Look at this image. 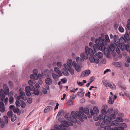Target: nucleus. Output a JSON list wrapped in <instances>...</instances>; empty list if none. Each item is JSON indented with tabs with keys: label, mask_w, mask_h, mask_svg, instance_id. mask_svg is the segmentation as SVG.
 I'll return each mask as SVG.
<instances>
[{
	"label": "nucleus",
	"mask_w": 130,
	"mask_h": 130,
	"mask_svg": "<svg viewBox=\"0 0 130 130\" xmlns=\"http://www.w3.org/2000/svg\"><path fill=\"white\" fill-rule=\"evenodd\" d=\"M57 65L59 68H60L62 66L61 63L60 62H58L57 63Z\"/></svg>",
	"instance_id": "obj_60"
},
{
	"label": "nucleus",
	"mask_w": 130,
	"mask_h": 130,
	"mask_svg": "<svg viewBox=\"0 0 130 130\" xmlns=\"http://www.w3.org/2000/svg\"><path fill=\"white\" fill-rule=\"evenodd\" d=\"M76 70L78 72H79L80 71V67L78 64L75 66L74 67Z\"/></svg>",
	"instance_id": "obj_20"
},
{
	"label": "nucleus",
	"mask_w": 130,
	"mask_h": 130,
	"mask_svg": "<svg viewBox=\"0 0 130 130\" xmlns=\"http://www.w3.org/2000/svg\"><path fill=\"white\" fill-rule=\"evenodd\" d=\"M67 62V63L64 64V67L66 69L67 67H70L72 66V61L71 59H69L68 60Z\"/></svg>",
	"instance_id": "obj_10"
},
{
	"label": "nucleus",
	"mask_w": 130,
	"mask_h": 130,
	"mask_svg": "<svg viewBox=\"0 0 130 130\" xmlns=\"http://www.w3.org/2000/svg\"><path fill=\"white\" fill-rule=\"evenodd\" d=\"M119 41L121 43L120 47V49L122 51L125 50H126L125 47V44H124V43H125L126 42L125 40L123 37H122L120 39Z\"/></svg>",
	"instance_id": "obj_8"
},
{
	"label": "nucleus",
	"mask_w": 130,
	"mask_h": 130,
	"mask_svg": "<svg viewBox=\"0 0 130 130\" xmlns=\"http://www.w3.org/2000/svg\"><path fill=\"white\" fill-rule=\"evenodd\" d=\"M125 60L127 62L130 63V57L128 56H126L125 58Z\"/></svg>",
	"instance_id": "obj_36"
},
{
	"label": "nucleus",
	"mask_w": 130,
	"mask_h": 130,
	"mask_svg": "<svg viewBox=\"0 0 130 130\" xmlns=\"http://www.w3.org/2000/svg\"><path fill=\"white\" fill-rule=\"evenodd\" d=\"M3 87L4 90L6 91L7 92H9V90L8 88L7 87L6 85L4 84L3 86Z\"/></svg>",
	"instance_id": "obj_27"
},
{
	"label": "nucleus",
	"mask_w": 130,
	"mask_h": 130,
	"mask_svg": "<svg viewBox=\"0 0 130 130\" xmlns=\"http://www.w3.org/2000/svg\"><path fill=\"white\" fill-rule=\"evenodd\" d=\"M79 112L76 111L75 112V114L78 118V119L81 122H83L84 120L82 118V115H84V113H85L87 115V117L89 118H90L92 117V116L89 113V109L87 107H85L84 108L82 107H80L79 109Z\"/></svg>",
	"instance_id": "obj_2"
},
{
	"label": "nucleus",
	"mask_w": 130,
	"mask_h": 130,
	"mask_svg": "<svg viewBox=\"0 0 130 130\" xmlns=\"http://www.w3.org/2000/svg\"><path fill=\"white\" fill-rule=\"evenodd\" d=\"M19 110V109L18 108H14L13 109V112L15 113H16Z\"/></svg>",
	"instance_id": "obj_58"
},
{
	"label": "nucleus",
	"mask_w": 130,
	"mask_h": 130,
	"mask_svg": "<svg viewBox=\"0 0 130 130\" xmlns=\"http://www.w3.org/2000/svg\"><path fill=\"white\" fill-rule=\"evenodd\" d=\"M13 100L14 98L13 96H11L9 98V101L11 104L13 102Z\"/></svg>",
	"instance_id": "obj_43"
},
{
	"label": "nucleus",
	"mask_w": 130,
	"mask_h": 130,
	"mask_svg": "<svg viewBox=\"0 0 130 130\" xmlns=\"http://www.w3.org/2000/svg\"><path fill=\"white\" fill-rule=\"evenodd\" d=\"M52 107L50 106H48L46 107L44 110V112L46 113L47 112L49 111L52 109Z\"/></svg>",
	"instance_id": "obj_21"
},
{
	"label": "nucleus",
	"mask_w": 130,
	"mask_h": 130,
	"mask_svg": "<svg viewBox=\"0 0 130 130\" xmlns=\"http://www.w3.org/2000/svg\"><path fill=\"white\" fill-rule=\"evenodd\" d=\"M20 102H21V106L22 108H24L26 106V104L23 100L20 101Z\"/></svg>",
	"instance_id": "obj_25"
},
{
	"label": "nucleus",
	"mask_w": 130,
	"mask_h": 130,
	"mask_svg": "<svg viewBox=\"0 0 130 130\" xmlns=\"http://www.w3.org/2000/svg\"><path fill=\"white\" fill-rule=\"evenodd\" d=\"M50 73V71L47 69H45L44 72H42V75L43 77L44 78L46 76H48L49 74Z\"/></svg>",
	"instance_id": "obj_14"
},
{
	"label": "nucleus",
	"mask_w": 130,
	"mask_h": 130,
	"mask_svg": "<svg viewBox=\"0 0 130 130\" xmlns=\"http://www.w3.org/2000/svg\"><path fill=\"white\" fill-rule=\"evenodd\" d=\"M7 114L8 117H10L13 115L12 111L11 110H9L8 111Z\"/></svg>",
	"instance_id": "obj_35"
},
{
	"label": "nucleus",
	"mask_w": 130,
	"mask_h": 130,
	"mask_svg": "<svg viewBox=\"0 0 130 130\" xmlns=\"http://www.w3.org/2000/svg\"><path fill=\"white\" fill-rule=\"evenodd\" d=\"M71 116L68 113H66L64 116L65 118L70 121L76 123L77 122L76 118H77V116L75 114V112L74 111H72L71 112Z\"/></svg>",
	"instance_id": "obj_5"
},
{
	"label": "nucleus",
	"mask_w": 130,
	"mask_h": 130,
	"mask_svg": "<svg viewBox=\"0 0 130 130\" xmlns=\"http://www.w3.org/2000/svg\"><path fill=\"white\" fill-rule=\"evenodd\" d=\"M15 105L17 107H20L21 105V103L19 102V101L17 100L15 102Z\"/></svg>",
	"instance_id": "obj_40"
},
{
	"label": "nucleus",
	"mask_w": 130,
	"mask_h": 130,
	"mask_svg": "<svg viewBox=\"0 0 130 130\" xmlns=\"http://www.w3.org/2000/svg\"><path fill=\"white\" fill-rule=\"evenodd\" d=\"M45 83L47 85H51L53 83L52 80L48 77L46 78L45 80Z\"/></svg>",
	"instance_id": "obj_12"
},
{
	"label": "nucleus",
	"mask_w": 130,
	"mask_h": 130,
	"mask_svg": "<svg viewBox=\"0 0 130 130\" xmlns=\"http://www.w3.org/2000/svg\"><path fill=\"white\" fill-rule=\"evenodd\" d=\"M86 73L85 72V71H84L83 72L80 76V77H84L86 76Z\"/></svg>",
	"instance_id": "obj_53"
},
{
	"label": "nucleus",
	"mask_w": 130,
	"mask_h": 130,
	"mask_svg": "<svg viewBox=\"0 0 130 130\" xmlns=\"http://www.w3.org/2000/svg\"><path fill=\"white\" fill-rule=\"evenodd\" d=\"M112 97L110 96L109 98V100L108 101V103L110 104H112L114 103V100H112Z\"/></svg>",
	"instance_id": "obj_22"
},
{
	"label": "nucleus",
	"mask_w": 130,
	"mask_h": 130,
	"mask_svg": "<svg viewBox=\"0 0 130 130\" xmlns=\"http://www.w3.org/2000/svg\"><path fill=\"white\" fill-rule=\"evenodd\" d=\"M120 88L122 91H125L126 89V87L125 86H121L120 87Z\"/></svg>",
	"instance_id": "obj_59"
},
{
	"label": "nucleus",
	"mask_w": 130,
	"mask_h": 130,
	"mask_svg": "<svg viewBox=\"0 0 130 130\" xmlns=\"http://www.w3.org/2000/svg\"><path fill=\"white\" fill-rule=\"evenodd\" d=\"M99 119V117L97 116V115L95 114V115L94 116L93 119L95 121H97Z\"/></svg>",
	"instance_id": "obj_45"
},
{
	"label": "nucleus",
	"mask_w": 130,
	"mask_h": 130,
	"mask_svg": "<svg viewBox=\"0 0 130 130\" xmlns=\"http://www.w3.org/2000/svg\"><path fill=\"white\" fill-rule=\"evenodd\" d=\"M118 29L119 31L121 32H123L124 31V29L122 26H120L119 27Z\"/></svg>",
	"instance_id": "obj_52"
},
{
	"label": "nucleus",
	"mask_w": 130,
	"mask_h": 130,
	"mask_svg": "<svg viewBox=\"0 0 130 130\" xmlns=\"http://www.w3.org/2000/svg\"><path fill=\"white\" fill-rule=\"evenodd\" d=\"M99 117V119L100 121L102 120L103 119V121H104L103 116V115L101 114L100 115Z\"/></svg>",
	"instance_id": "obj_46"
},
{
	"label": "nucleus",
	"mask_w": 130,
	"mask_h": 130,
	"mask_svg": "<svg viewBox=\"0 0 130 130\" xmlns=\"http://www.w3.org/2000/svg\"><path fill=\"white\" fill-rule=\"evenodd\" d=\"M85 51L90 56H91V55H93L95 57L97 55L96 52L94 51L93 52V51L92 49L89 48L87 46H86L85 47Z\"/></svg>",
	"instance_id": "obj_7"
},
{
	"label": "nucleus",
	"mask_w": 130,
	"mask_h": 130,
	"mask_svg": "<svg viewBox=\"0 0 130 130\" xmlns=\"http://www.w3.org/2000/svg\"><path fill=\"white\" fill-rule=\"evenodd\" d=\"M64 112V110H61L58 112L57 116H60L61 113H63Z\"/></svg>",
	"instance_id": "obj_47"
},
{
	"label": "nucleus",
	"mask_w": 130,
	"mask_h": 130,
	"mask_svg": "<svg viewBox=\"0 0 130 130\" xmlns=\"http://www.w3.org/2000/svg\"><path fill=\"white\" fill-rule=\"evenodd\" d=\"M125 48L126 49V51H128V50H129L128 48H129V45L128 44H125Z\"/></svg>",
	"instance_id": "obj_62"
},
{
	"label": "nucleus",
	"mask_w": 130,
	"mask_h": 130,
	"mask_svg": "<svg viewBox=\"0 0 130 130\" xmlns=\"http://www.w3.org/2000/svg\"><path fill=\"white\" fill-rule=\"evenodd\" d=\"M116 115L115 114H112L109 116L110 119H109V117L107 115H105L104 116V121H102L101 125V127L102 128H103L105 126V124L106 123L107 124H110V123L111 122V120H112V119H113L116 118Z\"/></svg>",
	"instance_id": "obj_3"
},
{
	"label": "nucleus",
	"mask_w": 130,
	"mask_h": 130,
	"mask_svg": "<svg viewBox=\"0 0 130 130\" xmlns=\"http://www.w3.org/2000/svg\"><path fill=\"white\" fill-rule=\"evenodd\" d=\"M94 56L93 55H92L91 56H90V61L91 63H93L94 62V59H95Z\"/></svg>",
	"instance_id": "obj_32"
},
{
	"label": "nucleus",
	"mask_w": 130,
	"mask_h": 130,
	"mask_svg": "<svg viewBox=\"0 0 130 130\" xmlns=\"http://www.w3.org/2000/svg\"><path fill=\"white\" fill-rule=\"evenodd\" d=\"M62 124H64L66 125H67L69 126H72L73 125V124L71 122H69V123L65 120H63L62 121Z\"/></svg>",
	"instance_id": "obj_19"
},
{
	"label": "nucleus",
	"mask_w": 130,
	"mask_h": 130,
	"mask_svg": "<svg viewBox=\"0 0 130 130\" xmlns=\"http://www.w3.org/2000/svg\"><path fill=\"white\" fill-rule=\"evenodd\" d=\"M33 74L37 76V75L38 70L37 69H35L33 70Z\"/></svg>",
	"instance_id": "obj_49"
},
{
	"label": "nucleus",
	"mask_w": 130,
	"mask_h": 130,
	"mask_svg": "<svg viewBox=\"0 0 130 130\" xmlns=\"http://www.w3.org/2000/svg\"><path fill=\"white\" fill-rule=\"evenodd\" d=\"M32 85L30 86H27L25 87V92L27 96H30L31 95V93L30 91H32L35 88Z\"/></svg>",
	"instance_id": "obj_6"
},
{
	"label": "nucleus",
	"mask_w": 130,
	"mask_h": 130,
	"mask_svg": "<svg viewBox=\"0 0 130 130\" xmlns=\"http://www.w3.org/2000/svg\"><path fill=\"white\" fill-rule=\"evenodd\" d=\"M62 73L64 75L66 76H69V73L67 70L62 71Z\"/></svg>",
	"instance_id": "obj_37"
},
{
	"label": "nucleus",
	"mask_w": 130,
	"mask_h": 130,
	"mask_svg": "<svg viewBox=\"0 0 130 130\" xmlns=\"http://www.w3.org/2000/svg\"><path fill=\"white\" fill-rule=\"evenodd\" d=\"M119 122L118 120H115L112 122L111 124L114 126H116L118 125Z\"/></svg>",
	"instance_id": "obj_18"
},
{
	"label": "nucleus",
	"mask_w": 130,
	"mask_h": 130,
	"mask_svg": "<svg viewBox=\"0 0 130 130\" xmlns=\"http://www.w3.org/2000/svg\"><path fill=\"white\" fill-rule=\"evenodd\" d=\"M124 127L122 126H117L115 128V130H123Z\"/></svg>",
	"instance_id": "obj_31"
},
{
	"label": "nucleus",
	"mask_w": 130,
	"mask_h": 130,
	"mask_svg": "<svg viewBox=\"0 0 130 130\" xmlns=\"http://www.w3.org/2000/svg\"><path fill=\"white\" fill-rule=\"evenodd\" d=\"M27 99L26 100H27V102L29 104L31 103L32 102V98L30 97L29 98H26Z\"/></svg>",
	"instance_id": "obj_38"
},
{
	"label": "nucleus",
	"mask_w": 130,
	"mask_h": 130,
	"mask_svg": "<svg viewBox=\"0 0 130 130\" xmlns=\"http://www.w3.org/2000/svg\"><path fill=\"white\" fill-rule=\"evenodd\" d=\"M118 36H116V35H114L113 37V39L115 42H116L117 41V40L118 39Z\"/></svg>",
	"instance_id": "obj_56"
},
{
	"label": "nucleus",
	"mask_w": 130,
	"mask_h": 130,
	"mask_svg": "<svg viewBox=\"0 0 130 130\" xmlns=\"http://www.w3.org/2000/svg\"><path fill=\"white\" fill-rule=\"evenodd\" d=\"M109 124H107L106 123L105 124V126L103 128H104L105 127V128L104 129V130H110L111 128L110 126H106V125Z\"/></svg>",
	"instance_id": "obj_29"
},
{
	"label": "nucleus",
	"mask_w": 130,
	"mask_h": 130,
	"mask_svg": "<svg viewBox=\"0 0 130 130\" xmlns=\"http://www.w3.org/2000/svg\"><path fill=\"white\" fill-rule=\"evenodd\" d=\"M97 56L99 59H101L103 57V54L101 52H99L98 53Z\"/></svg>",
	"instance_id": "obj_33"
},
{
	"label": "nucleus",
	"mask_w": 130,
	"mask_h": 130,
	"mask_svg": "<svg viewBox=\"0 0 130 130\" xmlns=\"http://www.w3.org/2000/svg\"><path fill=\"white\" fill-rule=\"evenodd\" d=\"M33 91H34V93L35 95H38L39 94V91L37 89L35 88Z\"/></svg>",
	"instance_id": "obj_30"
},
{
	"label": "nucleus",
	"mask_w": 130,
	"mask_h": 130,
	"mask_svg": "<svg viewBox=\"0 0 130 130\" xmlns=\"http://www.w3.org/2000/svg\"><path fill=\"white\" fill-rule=\"evenodd\" d=\"M20 98L22 99L24 101L26 100V97L25 93L23 91H21L19 93V96H18L17 98V100H19Z\"/></svg>",
	"instance_id": "obj_9"
},
{
	"label": "nucleus",
	"mask_w": 130,
	"mask_h": 130,
	"mask_svg": "<svg viewBox=\"0 0 130 130\" xmlns=\"http://www.w3.org/2000/svg\"><path fill=\"white\" fill-rule=\"evenodd\" d=\"M1 96V99L2 101V102L4 101V100L5 99V95L4 94H2Z\"/></svg>",
	"instance_id": "obj_55"
},
{
	"label": "nucleus",
	"mask_w": 130,
	"mask_h": 130,
	"mask_svg": "<svg viewBox=\"0 0 130 130\" xmlns=\"http://www.w3.org/2000/svg\"><path fill=\"white\" fill-rule=\"evenodd\" d=\"M71 67H67L66 69L72 75H73L74 73V70Z\"/></svg>",
	"instance_id": "obj_16"
},
{
	"label": "nucleus",
	"mask_w": 130,
	"mask_h": 130,
	"mask_svg": "<svg viewBox=\"0 0 130 130\" xmlns=\"http://www.w3.org/2000/svg\"><path fill=\"white\" fill-rule=\"evenodd\" d=\"M42 91L43 93L44 94H46L47 93V91L44 88H43L42 89Z\"/></svg>",
	"instance_id": "obj_57"
},
{
	"label": "nucleus",
	"mask_w": 130,
	"mask_h": 130,
	"mask_svg": "<svg viewBox=\"0 0 130 130\" xmlns=\"http://www.w3.org/2000/svg\"><path fill=\"white\" fill-rule=\"evenodd\" d=\"M95 42L96 44L93 45V47L95 52H96V51L98 49L100 50H103L104 47L106 46L107 45V42L105 39L102 38L101 37L96 39Z\"/></svg>",
	"instance_id": "obj_1"
},
{
	"label": "nucleus",
	"mask_w": 130,
	"mask_h": 130,
	"mask_svg": "<svg viewBox=\"0 0 130 130\" xmlns=\"http://www.w3.org/2000/svg\"><path fill=\"white\" fill-rule=\"evenodd\" d=\"M52 76L55 80H56L58 75L55 73H53L52 75Z\"/></svg>",
	"instance_id": "obj_41"
},
{
	"label": "nucleus",
	"mask_w": 130,
	"mask_h": 130,
	"mask_svg": "<svg viewBox=\"0 0 130 130\" xmlns=\"http://www.w3.org/2000/svg\"><path fill=\"white\" fill-rule=\"evenodd\" d=\"M105 39L106 42H107L108 43H110V40H109V38L108 36L107 35H105Z\"/></svg>",
	"instance_id": "obj_34"
},
{
	"label": "nucleus",
	"mask_w": 130,
	"mask_h": 130,
	"mask_svg": "<svg viewBox=\"0 0 130 130\" xmlns=\"http://www.w3.org/2000/svg\"><path fill=\"white\" fill-rule=\"evenodd\" d=\"M30 78L31 79H34L37 80L38 79L37 75L36 76L33 74H31L30 75Z\"/></svg>",
	"instance_id": "obj_23"
},
{
	"label": "nucleus",
	"mask_w": 130,
	"mask_h": 130,
	"mask_svg": "<svg viewBox=\"0 0 130 130\" xmlns=\"http://www.w3.org/2000/svg\"><path fill=\"white\" fill-rule=\"evenodd\" d=\"M94 112L95 114L97 115L99 113V111L97 107L95 106L93 108Z\"/></svg>",
	"instance_id": "obj_24"
},
{
	"label": "nucleus",
	"mask_w": 130,
	"mask_h": 130,
	"mask_svg": "<svg viewBox=\"0 0 130 130\" xmlns=\"http://www.w3.org/2000/svg\"><path fill=\"white\" fill-rule=\"evenodd\" d=\"M10 117L11 118V120L12 122L14 121L17 119V117L15 115H13Z\"/></svg>",
	"instance_id": "obj_28"
},
{
	"label": "nucleus",
	"mask_w": 130,
	"mask_h": 130,
	"mask_svg": "<svg viewBox=\"0 0 130 130\" xmlns=\"http://www.w3.org/2000/svg\"><path fill=\"white\" fill-rule=\"evenodd\" d=\"M1 123L0 124V127L1 128L4 127L5 125L4 121L3 120H2V121L1 123Z\"/></svg>",
	"instance_id": "obj_44"
},
{
	"label": "nucleus",
	"mask_w": 130,
	"mask_h": 130,
	"mask_svg": "<svg viewBox=\"0 0 130 130\" xmlns=\"http://www.w3.org/2000/svg\"><path fill=\"white\" fill-rule=\"evenodd\" d=\"M5 110L3 102H0V111L3 112L5 111Z\"/></svg>",
	"instance_id": "obj_15"
},
{
	"label": "nucleus",
	"mask_w": 130,
	"mask_h": 130,
	"mask_svg": "<svg viewBox=\"0 0 130 130\" xmlns=\"http://www.w3.org/2000/svg\"><path fill=\"white\" fill-rule=\"evenodd\" d=\"M76 60L77 62H80L81 61H83L84 60V59L78 57H76Z\"/></svg>",
	"instance_id": "obj_26"
},
{
	"label": "nucleus",
	"mask_w": 130,
	"mask_h": 130,
	"mask_svg": "<svg viewBox=\"0 0 130 130\" xmlns=\"http://www.w3.org/2000/svg\"><path fill=\"white\" fill-rule=\"evenodd\" d=\"M59 127L61 130L62 129L63 130H67L65 128V125L63 124L60 125L59 126Z\"/></svg>",
	"instance_id": "obj_39"
},
{
	"label": "nucleus",
	"mask_w": 130,
	"mask_h": 130,
	"mask_svg": "<svg viewBox=\"0 0 130 130\" xmlns=\"http://www.w3.org/2000/svg\"><path fill=\"white\" fill-rule=\"evenodd\" d=\"M54 70L56 73L59 75V76H60L62 75V74L60 71L58 67H55L54 68Z\"/></svg>",
	"instance_id": "obj_13"
},
{
	"label": "nucleus",
	"mask_w": 130,
	"mask_h": 130,
	"mask_svg": "<svg viewBox=\"0 0 130 130\" xmlns=\"http://www.w3.org/2000/svg\"><path fill=\"white\" fill-rule=\"evenodd\" d=\"M113 110V109L112 108H109L107 111V113L108 114H110L112 112Z\"/></svg>",
	"instance_id": "obj_42"
},
{
	"label": "nucleus",
	"mask_w": 130,
	"mask_h": 130,
	"mask_svg": "<svg viewBox=\"0 0 130 130\" xmlns=\"http://www.w3.org/2000/svg\"><path fill=\"white\" fill-rule=\"evenodd\" d=\"M82 59H87L88 58V54L86 52L82 53L80 55Z\"/></svg>",
	"instance_id": "obj_11"
},
{
	"label": "nucleus",
	"mask_w": 130,
	"mask_h": 130,
	"mask_svg": "<svg viewBox=\"0 0 130 130\" xmlns=\"http://www.w3.org/2000/svg\"><path fill=\"white\" fill-rule=\"evenodd\" d=\"M101 112L102 114L105 115L107 113V112L105 109H103L102 110Z\"/></svg>",
	"instance_id": "obj_54"
},
{
	"label": "nucleus",
	"mask_w": 130,
	"mask_h": 130,
	"mask_svg": "<svg viewBox=\"0 0 130 130\" xmlns=\"http://www.w3.org/2000/svg\"><path fill=\"white\" fill-rule=\"evenodd\" d=\"M4 117L5 118L4 121L5 123L7 124L8 123V118L7 116H4Z\"/></svg>",
	"instance_id": "obj_50"
},
{
	"label": "nucleus",
	"mask_w": 130,
	"mask_h": 130,
	"mask_svg": "<svg viewBox=\"0 0 130 130\" xmlns=\"http://www.w3.org/2000/svg\"><path fill=\"white\" fill-rule=\"evenodd\" d=\"M54 128L55 129L54 130H62L59 128L58 125H55L54 126Z\"/></svg>",
	"instance_id": "obj_51"
},
{
	"label": "nucleus",
	"mask_w": 130,
	"mask_h": 130,
	"mask_svg": "<svg viewBox=\"0 0 130 130\" xmlns=\"http://www.w3.org/2000/svg\"><path fill=\"white\" fill-rule=\"evenodd\" d=\"M99 61V60L98 59V58H95L94 59V62H95L96 63H98Z\"/></svg>",
	"instance_id": "obj_61"
},
{
	"label": "nucleus",
	"mask_w": 130,
	"mask_h": 130,
	"mask_svg": "<svg viewBox=\"0 0 130 130\" xmlns=\"http://www.w3.org/2000/svg\"><path fill=\"white\" fill-rule=\"evenodd\" d=\"M116 44L111 43L108 46V48L104 47L103 50H104V54L106 57L109 58L110 57V55L109 50L112 52L114 51L115 50V48L116 47Z\"/></svg>",
	"instance_id": "obj_4"
},
{
	"label": "nucleus",
	"mask_w": 130,
	"mask_h": 130,
	"mask_svg": "<svg viewBox=\"0 0 130 130\" xmlns=\"http://www.w3.org/2000/svg\"><path fill=\"white\" fill-rule=\"evenodd\" d=\"M117 119L120 122H122L123 121V119L121 117H118L117 118Z\"/></svg>",
	"instance_id": "obj_63"
},
{
	"label": "nucleus",
	"mask_w": 130,
	"mask_h": 130,
	"mask_svg": "<svg viewBox=\"0 0 130 130\" xmlns=\"http://www.w3.org/2000/svg\"><path fill=\"white\" fill-rule=\"evenodd\" d=\"M85 71L86 73V75L87 74L89 75L90 73H91V71L89 70H87Z\"/></svg>",
	"instance_id": "obj_64"
},
{
	"label": "nucleus",
	"mask_w": 130,
	"mask_h": 130,
	"mask_svg": "<svg viewBox=\"0 0 130 130\" xmlns=\"http://www.w3.org/2000/svg\"><path fill=\"white\" fill-rule=\"evenodd\" d=\"M107 85L111 89L115 90L116 89V85L113 84H110L109 83H108Z\"/></svg>",
	"instance_id": "obj_17"
},
{
	"label": "nucleus",
	"mask_w": 130,
	"mask_h": 130,
	"mask_svg": "<svg viewBox=\"0 0 130 130\" xmlns=\"http://www.w3.org/2000/svg\"><path fill=\"white\" fill-rule=\"evenodd\" d=\"M129 37V35L128 32H126L125 34L124 37L127 40V39L129 38H128Z\"/></svg>",
	"instance_id": "obj_48"
}]
</instances>
